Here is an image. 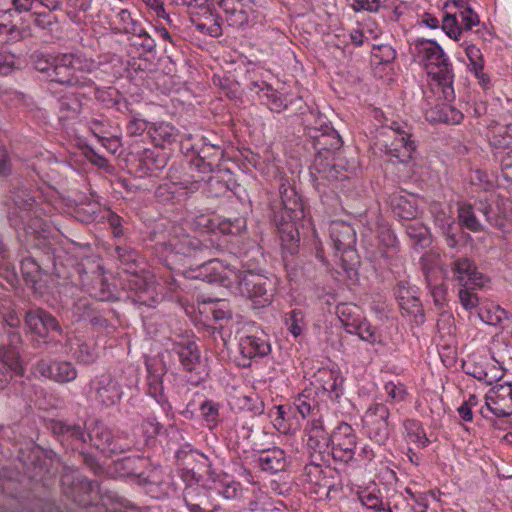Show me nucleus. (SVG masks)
<instances>
[{
    "mask_svg": "<svg viewBox=\"0 0 512 512\" xmlns=\"http://www.w3.org/2000/svg\"><path fill=\"white\" fill-rule=\"evenodd\" d=\"M307 448L308 450L319 451L331 450L332 434L330 435L324 428L321 419H313L307 428Z\"/></svg>",
    "mask_w": 512,
    "mask_h": 512,
    "instance_id": "23",
    "label": "nucleus"
},
{
    "mask_svg": "<svg viewBox=\"0 0 512 512\" xmlns=\"http://www.w3.org/2000/svg\"><path fill=\"white\" fill-rule=\"evenodd\" d=\"M145 159L151 164L153 169L162 170L168 163V154L158 149L146 150Z\"/></svg>",
    "mask_w": 512,
    "mask_h": 512,
    "instance_id": "55",
    "label": "nucleus"
},
{
    "mask_svg": "<svg viewBox=\"0 0 512 512\" xmlns=\"http://www.w3.org/2000/svg\"><path fill=\"white\" fill-rule=\"evenodd\" d=\"M29 18L35 28L47 34L52 35L59 30L58 18L50 12L35 9L29 14Z\"/></svg>",
    "mask_w": 512,
    "mask_h": 512,
    "instance_id": "30",
    "label": "nucleus"
},
{
    "mask_svg": "<svg viewBox=\"0 0 512 512\" xmlns=\"http://www.w3.org/2000/svg\"><path fill=\"white\" fill-rule=\"evenodd\" d=\"M310 175L315 189L323 193L329 186L348 178L340 156H315Z\"/></svg>",
    "mask_w": 512,
    "mask_h": 512,
    "instance_id": "6",
    "label": "nucleus"
},
{
    "mask_svg": "<svg viewBox=\"0 0 512 512\" xmlns=\"http://www.w3.org/2000/svg\"><path fill=\"white\" fill-rule=\"evenodd\" d=\"M459 300L462 306L469 310L477 307L479 299L477 294L472 291V288L463 287L458 292Z\"/></svg>",
    "mask_w": 512,
    "mask_h": 512,
    "instance_id": "60",
    "label": "nucleus"
},
{
    "mask_svg": "<svg viewBox=\"0 0 512 512\" xmlns=\"http://www.w3.org/2000/svg\"><path fill=\"white\" fill-rule=\"evenodd\" d=\"M308 135L311 139L312 146L316 151L315 156H340L339 151L343 145V141L332 126L323 123L319 128H309Z\"/></svg>",
    "mask_w": 512,
    "mask_h": 512,
    "instance_id": "8",
    "label": "nucleus"
},
{
    "mask_svg": "<svg viewBox=\"0 0 512 512\" xmlns=\"http://www.w3.org/2000/svg\"><path fill=\"white\" fill-rule=\"evenodd\" d=\"M95 68L94 62L76 54H62L54 57L49 80L69 87H92L94 82L88 77Z\"/></svg>",
    "mask_w": 512,
    "mask_h": 512,
    "instance_id": "1",
    "label": "nucleus"
},
{
    "mask_svg": "<svg viewBox=\"0 0 512 512\" xmlns=\"http://www.w3.org/2000/svg\"><path fill=\"white\" fill-rule=\"evenodd\" d=\"M484 367V373L486 374V378H484L483 382H485L488 385H492L494 382L500 380L504 375L503 369L493 362L485 360Z\"/></svg>",
    "mask_w": 512,
    "mask_h": 512,
    "instance_id": "58",
    "label": "nucleus"
},
{
    "mask_svg": "<svg viewBox=\"0 0 512 512\" xmlns=\"http://www.w3.org/2000/svg\"><path fill=\"white\" fill-rule=\"evenodd\" d=\"M13 201L20 209H29L35 203V198L27 189H20L13 195Z\"/></svg>",
    "mask_w": 512,
    "mask_h": 512,
    "instance_id": "61",
    "label": "nucleus"
},
{
    "mask_svg": "<svg viewBox=\"0 0 512 512\" xmlns=\"http://www.w3.org/2000/svg\"><path fill=\"white\" fill-rule=\"evenodd\" d=\"M458 219L462 226L473 232H478L482 229L471 205L464 204L459 206Z\"/></svg>",
    "mask_w": 512,
    "mask_h": 512,
    "instance_id": "41",
    "label": "nucleus"
},
{
    "mask_svg": "<svg viewBox=\"0 0 512 512\" xmlns=\"http://www.w3.org/2000/svg\"><path fill=\"white\" fill-rule=\"evenodd\" d=\"M466 55L470 61L473 71L476 75H479V72H481L484 67V61L480 49L475 45H469L466 48Z\"/></svg>",
    "mask_w": 512,
    "mask_h": 512,
    "instance_id": "57",
    "label": "nucleus"
},
{
    "mask_svg": "<svg viewBox=\"0 0 512 512\" xmlns=\"http://www.w3.org/2000/svg\"><path fill=\"white\" fill-rule=\"evenodd\" d=\"M74 357L79 363L89 365L96 361L98 354L93 343L79 340L74 351Z\"/></svg>",
    "mask_w": 512,
    "mask_h": 512,
    "instance_id": "42",
    "label": "nucleus"
},
{
    "mask_svg": "<svg viewBox=\"0 0 512 512\" xmlns=\"http://www.w3.org/2000/svg\"><path fill=\"white\" fill-rule=\"evenodd\" d=\"M436 113L438 114L437 120L450 124H459L464 117L459 110L448 104L439 107ZM433 119L436 120V117Z\"/></svg>",
    "mask_w": 512,
    "mask_h": 512,
    "instance_id": "48",
    "label": "nucleus"
},
{
    "mask_svg": "<svg viewBox=\"0 0 512 512\" xmlns=\"http://www.w3.org/2000/svg\"><path fill=\"white\" fill-rule=\"evenodd\" d=\"M406 491L410 494L413 503L408 498H401L394 504L393 512H426L427 505L416 499L409 489Z\"/></svg>",
    "mask_w": 512,
    "mask_h": 512,
    "instance_id": "46",
    "label": "nucleus"
},
{
    "mask_svg": "<svg viewBox=\"0 0 512 512\" xmlns=\"http://www.w3.org/2000/svg\"><path fill=\"white\" fill-rule=\"evenodd\" d=\"M10 17V12L0 17V41L2 42L20 41L22 34H24L23 31L16 29L15 22H13Z\"/></svg>",
    "mask_w": 512,
    "mask_h": 512,
    "instance_id": "35",
    "label": "nucleus"
},
{
    "mask_svg": "<svg viewBox=\"0 0 512 512\" xmlns=\"http://www.w3.org/2000/svg\"><path fill=\"white\" fill-rule=\"evenodd\" d=\"M349 334H356L358 337L370 344H374L377 341L376 329L368 322L365 318L357 320L354 325L347 331Z\"/></svg>",
    "mask_w": 512,
    "mask_h": 512,
    "instance_id": "37",
    "label": "nucleus"
},
{
    "mask_svg": "<svg viewBox=\"0 0 512 512\" xmlns=\"http://www.w3.org/2000/svg\"><path fill=\"white\" fill-rule=\"evenodd\" d=\"M237 400L239 402V407L241 409H246L254 413L263 412V402L260 401L258 396L253 392L250 393L249 395L241 394L237 397Z\"/></svg>",
    "mask_w": 512,
    "mask_h": 512,
    "instance_id": "50",
    "label": "nucleus"
},
{
    "mask_svg": "<svg viewBox=\"0 0 512 512\" xmlns=\"http://www.w3.org/2000/svg\"><path fill=\"white\" fill-rule=\"evenodd\" d=\"M142 432L147 440L154 439L160 435L164 427L155 417H147L141 424Z\"/></svg>",
    "mask_w": 512,
    "mask_h": 512,
    "instance_id": "54",
    "label": "nucleus"
},
{
    "mask_svg": "<svg viewBox=\"0 0 512 512\" xmlns=\"http://www.w3.org/2000/svg\"><path fill=\"white\" fill-rule=\"evenodd\" d=\"M239 346L241 354L248 359L266 356L271 351V346L264 336L242 337Z\"/></svg>",
    "mask_w": 512,
    "mask_h": 512,
    "instance_id": "26",
    "label": "nucleus"
},
{
    "mask_svg": "<svg viewBox=\"0 0 512 512\" xmlns=\"http://www.w3.org/2000/svg\"><path fill=\"white\" fill-rule=\"evenodd\" d=\"M91 444L103 453L121 454L126 452L129 447L122 445L114 439L109 428L101 421H95L89 428L87 434Z\"/></svg>",
    "mask_w": 512,
    "mask_h": 512,
    "instance_id": "13",
    "label": "nucleus"
},
{
    "mask_svg": "<svg viewBox=\"0 0 512 512\" xmlns=\"http://www.w3.org/2000/svg\"><path fill=\"white\" fill-rule=\"evenodd\" d=\"M203 419L211 428L216 425L219 417V405L211 400L204 401L200 406Z\"/></svg>",
    "mask_w": 512,
    "mask_h": 512,
    "instance_id": "49",
    "label": "nucleus"
},
{
    "mask_svg": "<svg viewBox=\"0 0 512 512\" xmlns=\"http://www.w3.org/2000/svg\"><path fill=\"white\" fill-rule=\"evenodd\" d=\"M25 325L33 333L45 337L49 331L61 333L57 319L43 309L30 310L25 315Z\"/></svg>",
    "mask_w": 512,
    "mask_h": 512,
    "instance_id": "17",
    "label": "nucleus"
},
{
    "mask_svg": "<svg viewBox=\"0 0 512 512\" xmlns=\"http://www.w3.org/2000/svg\"><path fill=\"white\" fill-rule=\"evenodd\" d=\"M35 370L42 377L59 384L72 382L78 376L75 366L67 360L47 361L41 359L36 363Z\"/></svg>",
    "mask_w": 512,
    "mask_h": 512,
    "instance_id": "11",
    "label": "nucleus"
},
{
    "mask_svg": "<svg viewBox=\"0 0 512 512\" xmlns=\"http://www.w3.org/2000/svg\"><path fill=\"white\" fill-rule=\"evenodd\" d=\"M214 164L210 161H206V155L204 150L190 161V168L196 169L201 174H209L213 171Z\"/></svg>",
    "mask_w": 512,
    "mask_h": 512,
    "instance_id": "59",
    "label": "nucleus"
},
{
    "mask_svg": "<svg viewBox=\"0 0 512 512\" xmlns=\"http://www.w3.org/2000/svg\"><path fill=\"white\" fill-rule=\"evenodd\" d=\"M217 254L213 257L201 260V264L197 267V278H201L207 283L219 284L228 287L231 284L229 277L226 275L222 264L217 259Z\"/></svg>",
    "mask_w": 512,
    "mask_h": 512,
    "instance_id": "21",
    "label": "nucleus"
},
{
    "mask_svg": "<svg viewBox=\"0 0 512 512\" xmlns=\"http://www.w3.org/2000/svg\"><path fill=\"white\" fill-rule=\"evenodd\" d=\"M417 198L405 191H396L389 196V205L395 216L403 220H414L418 216Z\"/></svg>",
    "mask_w": 512,
    "mask_h": 512,
    "instance_id": "18",
    "label": "nucleus"
},
{
    "mask_svg": "<svg viewBox=\"0 0 512 512\" xmlns=\"http://www.w3.org/2000/svg\"><path fill=\"white\" fill-rule=\"evenodd\" d=\"M184 501L190 512H211L208 507L207 490L199 485L186 487Z\"/></svg>",
    "mask_w": 512,
    "mask_h": 512,
    "instance_id": "29",
    "label": "nucleus"
},
{
    "mask_svg": "<svg viewBox=\"0 0 512 512\" xmlns=\"http://www.w3.org/2000/svg\"><path fill=\"white\" fill-rule=\"evenodd\" d=\"M416 150V145L411 140L410 133H401L394 136L390 144L386 145V153L395 158L400 163H407L412 159V154Z\"/></svg>",
    "mask_w": 512,
    "mask_h": 512,
    "instance_id": "22",
    "label": "nucleus"
},
{
    "mask_svg": "<svg viewBox=\"0 0 512 512\" xmlns=\"http://www.w3.org/2000/svg\"><path fill=\"white\" fill-rule=\"evenodd\" d=\"M445 7L450 12H447L443 18L442 29L450 38L457 40L461 35L458 18L462 21L464 15L471 9V6L467 0H449L446 2Z\"/></svg>",
    "mask_w": 512,
    "mask_h": 512,
    "instance_id": "16",
    "label": "nucleus"
},
{
    "mask_svg": "<svg viewBox=\"0 0 512 512\" xmlns=\"http://www.w3.org/2000/svg\"><path fill=\"white\" fill-rule=\"evenodd\" d=\"M23 373L20 352L15 349H0V390L7 387L14 376H22Z\"/></svg>",
    "mask_w": 512,
    "mask_h": 512,
    "instance_id": "19",
    "label": "nucleus"
},
{
    "mask_svg": "<svg viewBox=\"0 0 512 512\" xmlns=\"http://www.w3.org/2000/svg\"><path fill=\"white\" fill-rule=\"evenodd\" d=\"M54 64V58H50L46 55H34V67L41 73H46L49 78V73L52 72Z\"/></svg>",
    "mask_w": 512,
    "mask_h": 512,
    "instance_id": "64",
    "label": "nucleus"
},
{
    "mask_svg": "<svg viewBox=\"0 0 512 512\" xmlns=\"http://www.w3.org/2000/svg\"><path fill=\"white\" fill-rule=\"evenodd\" d=\"M242 0H221L220 6L223 8L226 14V21L229 26L234 28H240L247 24L249 16L244 9Z\"/></svg>",
    "mask_w": 512,
    "mask_h": 512,
    "instance_id": "28",
    "label": "nucleus"
},
{
    "mask_svg": "<svg viewBox=\"0 0 512 512\" xmlns=\"http://www.w3.org/2000/svg\"><path fill=\"white\" fill-rule=\"evenodd\" d=\"M336 312L346 331L362 318L359 307L353 304L341 303L337 306Z\"/></svg>",
    "mask_w": 512,
    "mask_h": 512,
    "instance_id": "34",
    "label": "nucleus"
},
{
    "mask_svg": "<svg viewBox=\"0 0 512 512\" xmlns=\"http://www.w3.org/2000/svg\"><path fill=\"white\" fill-rule=\"evenodd\" d=\"M406 233L417 243H422L427 238L428 230L422 223L416 222L406 226Z\"/></svg>",
    "mask_w": 512,
    "mask_h": 512,
    "instance_id": "62",
    "label": "nucleus"
},
{
    "mask_svg": "<svg viewBox=\"0 0 512 512\" xmlns=\"http://www.w3.org/2000/svg\"><path fill=\"white\" fill-rule=\"evenodd\" d=\"M404 428L406 431V440L408 443L416 445L418 448H425L429 444L422 425L417 420H406L404 422Z\"/></svg>",
    "mask_w": 512,
    "mask_h": 512,
    "instance_id": "32",
    "label": "nucleus"
},
{
    "mask_svg": "<svg viewBox=\"0 0 512 512\" xmlns=\"http://www.w3.org/2000/svg\"><path fill=\"white\" fill-rule=\"evenodd\" d=\"M170 350L177 355L190 384L198 386L208 378L209 369L201 359L200 350L194 340L181 338L179 341H173Z\"/></svg>",
    "mask_w": 512,
    "mask_h": 512,
    "instance_id": "4",
    "label": "nucleus"
},
{
    "mask_svg": "<svg viewBox=\"0 0 512 512\" xmlns=\"http://www.w3.org/2000/svg\"><path fill=\"white\" fill-rule=\"evenodd\" d=\"M330 237L334 247L338 251H346L353 247L356 242V234L351 225L335 221L330 225Z\"/></svg>",
    "mask_w": 512,
    "mask_h": 512,
    "instance_id": "24",
    "label": "nucleus"
},
{
    "mask_svg": "<svg viewBox=\"0 0 512 512\" xmlns=\"http://www.w3.org/2000/svg\"><path fill=\"white\" fill-rule=\"evenodd\" d=\"M258 463L263 471L277 473L286 468L287 457L284 450L273 447L260 452Z\"/></svg>",
    "mask_w": 512,
    "mask_h": 512,
    "instance_id": "25",
    "label": "nucleus"
},
{
    "mask_svg": "<svg viewBox=\"0 0 512 512\" xmlns=\"http://www.w3.org/2000/svg\"><path fill=\"white\" fill-rule=\"evenodd\" d=\"M213 490L225 499H234L240 490V483L224 475L221 479L214 481Z\"/></svg>",
    "mask_w": 512,
    "mask_h": 512,
    "instance_id": "39",
    "label": "nucleus"
},
{
    "mask_svg": "<svg viewBox=\"0 0 512 512\" xmlns=\"http://www.w3.org/2000/svg\"><path fill=\"white\" fill-rule=\"evenodd\" d=\"M128 297L139 305L152 306L158 300V293L153 281L136 273L127 279Z\"/></svg>",
    "mask_w": 512,
    "mask_h": 512,
    "instance_id": "14",
    "label": "nucleus"
},
{
    "mask_svg": "<svg viewBox=\"0 0 512 512\" xmlns=\"http://www.w3.org/2000/svg\"><path fill=\"white\" fill-rule=\"evenodd\" d=\"M115 23L118 30L127 34L140 35L143 33L142 26L132 18L131 13L123 9L116 15Z\"/></svg>",
    "mask_w": 512,
    "mask_h": 512,
    "instance_id": "36",
    "label": "nucleus"
},
{
    "mask_svg": "<svg viewBox=\"0 0 512 512\" xmlns=\"http://www.w3.org/2000/svg\"><path fill=\"white\" fill-rule=\"evenodd\" d=\"M95 400L104 407H111L120 402L123 391L119 382L110 373L96 376L90 383Z\"/></svg>",
    "mask_w": 512,
    "mask_h": 512,
    "instance_id": "10",
    "label": "nucleus"
},
{
    "mask_svg": "<svg viewBox=\"0 0 512 512\" xmlns=\"http://www.w3.org/2000/svg\"><path fill=\"white\" fill-rule=\"evenodd\" d=\"M357 437L351 425L341 423L332 432L331 455L334 460L350 462L355 454Z\"/></svg>",
    "mask_w": 512,
    "mask_h": 512,
    "instance_id": "9",
    "label": "nucleus"
},
{
    "mask_svg": "<svg viewBox=\"0 0 512 512\" xmlns=\"http://www.w3.org/2000/svg\"><path fill=\"white\" fill-rule=\"evenodd\" d=\"M21 270L26 283L35 285L41 279L42 266L32 257L21 262Z\"/></svg>",
    "mask_w": 512,
    "mask_h": 512,
    "instance_id": "40",
    "label": "nucleus"
},
{
    "mask_svg": "<svg viewBox=\"0 0 512 512\" xmlns=\"http://www.w3.org/2000/svg\"><path fill=\"white\" fill-rule=\"evenodd\" d=\"M281 215H285V218L289 220H300L304 217L303 205L298 195L288 200V202H285V204L282 205L281 211L275 216L279 218Z\"/></svg>",
    "mask_w": 512,
    "mask_h": 512,
    "instance_id": "45",
    "label": "nucleus"
},
{
    "mask_svg": "<svg viewBox=\"0 0 512 512\" xmlns=\"http://www.w3.org/2000/svg\"><path fill=\"white\" fill-rule=\"evenodd\" d=\"M285 324L289 332L294 337H298L306 326L304 312L300 309L292 310L286 315Z\"/></svg>",
    "mask_w": 512,
    "mask_h": 512,
    "instance_id": "43",
    "label": "nucleus"
},
{
    "mask_svg": "<svg viewBox=\"0 0 512 512\" xmlns=\"http://www.w3.org/2000/svg\"><path fill=\"white\" fill-rule=\"evenodd\" d=\"M235 277L241 295L251 300L255 308L271 304L276 292L273 279L253 270L238 271Z\"/></svg>",
    "mask_w": 512,
    "mask_h": 512,
    "instance_id": "3",
    "label": "nucleus"
},
{
    "mask_svg": "<svg viewBox=\"0 0 512 512\" xmlns=\"http://www.w3.org/2000/svg\"><path fill=\"white\" fill-rule=\"evenodd\" d=\"M149 134L155 145L161 147L172 144L178 137L177 129L172 125L163 122L153 125L149 129Z\"/></svg>",
    "mask_w": 512,
    "mask_h": 512,
    "instance_id": "31",
    "label": "nucleus"
},
{
    "mask_svg": "<svg viewBox=\"0 0 512 512\" xmlns=\"http://www.w3.org/2000/svg\"><path fill=\"white\" fill-rule=\"evenodd\" d=\"M297 220H289L285 218V215H281L279 218L275 216V222L278 227L279 236L283 245L294 253L298 247L299 242V231L296 226Z\"/></svg>",
    "mask_w": 512,
    "mask_h": 512,
    "instance_id": "27",
    "label": "nucleus"
},
{
    "mask_svg": "<svg viewBox=\"0 0 512 512\" xmlns=\"http://www.w3.org/2000/svg\"><path fill=\"white\" fill-rule=\"evenodd\" d=\"M260 98L266 101V105L273 112L280 113L287 108L286 99L283 95L268 85L261 88Z\"/></svg>",
    "mask_w": 512,
    "mask_h": 512,
    "instance_id": "33",
    "label": "nucleus"
},
{
    "mask_svg": "<svg viewBox=\"0 0 512 512\" xmlns=\"http://www.w3.org/2000/svg\"><path fill=\"white\" fill-rule=\"evenodd\" d=\"M486 406L497 417L512 415V382L497 384L486 395Z\"/></svg>",
    "mask_w": 512,
    "mask_h": 512,
    "instance_id": "12",
    "label": "nucleus"
},
{
    "mask_svg": "<svg viewBox=\"0 0 512 512\" xmlns=\"http://www.w3.org/2000/svg\"><path fill=\"white\" fill-rule=\"evenodd\" d=\"M475 264L468 257H460L451 263V270L456 280L462 285L468 275L474 271Z\"/></svg>",
    "mask_w": 512,
    "mask_h": 512,
    "instance_id": "44",
    "label": "nucleus"
},
{
    "mask_svg": "<svg viewBox=\"0 0 512 512\" xmlns=\"http://www.w3.org/2000/svg\"><path fill=\"white\" fill-rule=\"evenodd\" d=\"M169 246L174 253L196 261L213 257L221 250V245L211 235H205L202 239L188 234L173 236L169 240Z\"/></svg>",
    "mask_w": 512,
    "mask_h": 512,
    "instance_id": "5",
    "label": "nucleus"
},
{
    "mask_svg": "<svg viewBox=\"0 0 512 512\" xmlns=\"http://www.w3.org/2000/svg\"><path fill=\"white\" fill-rule=\"evenodd\" d=\"M389 416V409L382 403L370 406L364 415L366 433L372 441L379 445H384L389 439L391 432Z\"/></svg>",
    "mask_w": 512,
    "mask_h": 512,
    "instance_id": "7",
    "label": "nucleus"
},
{
    "mask_svg": "<svg viewBox=\"0 0 512 512\" xmlns=\"http://www.w3.org/2000/svg\"><path fill=\"white\" fill-rule=\"evenodd\" d=\"M373 56L379 60V63H390L396 57V51L390 45H379L374 47Z\"/></svg>",
    "mask_w": 512,
    "mask_h": 512,
    "instance_id": "63",
    "label": "nucleus"
},
{
    "mask_svg": "<svg viewBox=\"0 0 512 512\" xmlns=\"http://www.w3.org/2000/svg\"><path fill=\"white\" fill-rule=\"evenodd\" d=\"M413 57L422 63L429 75H432L444 88L453 82L452 67L442 48L432 40L419 39L411 48Z\"/></svg>",
    "mask_w": 512,
    "mask_h": 512,
    "instance_id": "2",
    "label": "nucleus"
},
{
    "mask_svg": "<svg viewBox=\"0 0 512 512\" xmlns=\"http://www.w3.org/2000/svg\"><path fill=\"white\" fill-rule=\"evenodd\" d=\"M400 307L414 317L424 316V310L420 299L412 294L407 295L406 299L403 302H400Z\"/></svg>",
    "mask_w": 512,
    "mask_h": 512,
    "instance_id": "56",
    "label": "nucleus"
},
{
    "mask_svg": "<svg viewBox=\"0 0 512 512\" xmlns=\"http://www.w3.org/2000/svg\"><path fill=\"white\" fill-rule=\"evenodd\" d=\"M343 384V378L339 373L330 371L328 373V379L322 384V388L328 393L331 400H338L341 394Z\"/></svg>",
    "mask_w": 512,
    "mask_h": 512,
    "instance_id": "47",
    "label": "nucleus"
},
{
    "mask_svg": "<svg viewBox=\"0 0 512 512\" xmlns=\"http://www.w3.org/2000/svg\"><path fill=\"white\" fill-rule=\"evenodd\" d=\"M50 430L63 444L66 443L71 448H77L86 442L85 428L78 423L52 420Z\"/></svg>",
    "mask_w": 512,
    "mask_h": 512,
    "instance_id": "15",
    "label": "nucleus"
},
{
    "mask_svg": "<svg viewBox=\"0 0 512 512\" xmlns=\"http://www.w3.org/2000/svg\"><path fill=\"white\" fill-rule=\"evenodd\" d=\"M333 473L332 468L320 469L316 466H305L304 477L310 485V492L328 495L330 489L334 486Z\"/></svg>",
    "mask_w": 512,
    "mask_h": 512,
    "instance_id": "20",
    "label": "nucleus"
},
{
    "mask_svg": "<svg viewBox=\"0 0 512 512\" xmlns=\"http://www.w3.org/2000/svg\"><path fill=\"white\" fill-rule=\"evenodd\" d=\"M308 451L309 463H307L305 466H316L320 469L331 468L329 465L330 456H332L331 450H321V452L313 450Z\"/></svg>",
    "mask_w": 512,
    "mask_h": 512,
    "instance_id": "51",
    "label": "nucleus"
},
{
    "mask_svg": "<svg viewBox=\"0 0 512 512\" xmlns=\"http://www.w3.org/2000/svg\"><path fill=\"white\" fill-rule=\"evenodd\" d=\"M504 315L505 311L499 306L492 308H481L479 311L480 319L483 322L494 326L502 321Z\"/></svg>",
    "mask_w": 512,
    "mask_h": 512,
    "instance_id": "52",
    "label": "nucleus"
},
{
    "mask_svg": "<svg viewBox=\"0 0 512 512\" xmlns=\"http://www.w3.org/2000/svg\"><path fill=\"white\" fill-rule=\"evenodd\" d=\"M294 406L303 418L312 414L316 407L315 400L304 392L295 399Z\"/></svg>",
    "mask_w": 512,
    "mask_h": 512,
    "instance_id": "53",
    "label": "nucleus"
},
{
    "mask_svg": "<svg viewBox=\"0 0 512 512\" xmlns=\"http://www.w3.org/2000/svg\"><path fill=\"white\" fill-rule=\"evenodd\" d=\"M441 229L446 245L452 249L458 246L461 239L470 238V235L465 233L454 221L444 224Z\"/></svg>",
    "mask_w": 512,
    "mask_h": 512,
    "instance_id": "38",
    "label": "nucleus"
}]
</instances>
